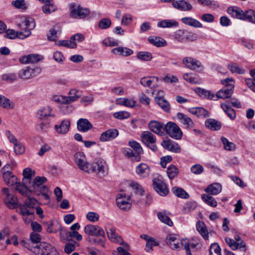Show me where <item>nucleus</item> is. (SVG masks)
<instances>
[{"label": "nucleus", "instance_id": "nucleus-56", "mask_svg": "<svg viewBox=\"0 0 255 255\" xmlns=\"http://www.w3.org/2000/svg\"><path fill=\"white\" fill-rule=\"evenodd\" d=\"M228 68L232 73L243 74L245 73V70L239 67L236 63H231L229 64Z\"/></svg>", "mask_w": 255, "mask_h": 255}, {"label": "nucleus", "instance_id": "nucleus-17", "mask_svg": "<svg viewBox=\"0 0 255 255\" xmlns=\"http://www.w3.org/2000/svg\"><path fill=\"white\" fill-rule=\"evenodd\" d=\"M161 145L165 149L175 153L180 152L181 150L179 145L170 139L163 140Z\"/></svg>", "mask_w": 255, "mask_h": 255}, {"label": "nucleus", "instance_id": "nucleus-36", "mask_svg": "<svg viewBox=\"0 0 255 255\" xmlns=\"http://www.w3.org/2000/svg\"><path fill=\"white\" fill-rule=\"evenodd\" d=\"M182 23L194 27L201 28L202 24L196 19L191 17H184L181 19Z\"/></svg>", "mask_w": 255, "mask_h": 255}, {"label": "nucleus", "instance_id": "nucleus-34", "mask_svg": "<svg viewBox=\"0 0 255 255\" xmlns=\"http://www.w3.org/2000/svg\"><path fill=\"white\" fill-rule=\"evenodd\" d=\"M206 127L212 130H218L221 128V123L216 120L209 119L205 123Z\"/></svg>", "mask_w": 255, "mask_h": 255}, {"label": "nucleus", "instance_id": "nucleus-37", "mask_svg": "<svg viewBox=\"0 0 255 255\" xmlns=\"http://www.w3.org/2000/svg\"><path fill=\"white\" fill-rule=\"evenodd\" d=\"M176 117L179 121L184 125L188 127H194V122L192 119L187 115L181 113H178L177 114Z\"/></svg>", "mask_w": 255, "mask_h": 255}, {"label": "nucleus", "instance_id": "nucleus-22", "mask_svg": "<svg viewBox=\"0 0 255 255\" xmlns=\"http://www.w3.org/2000/svg\"><path fill=\"white\" fill-rule=\"evenodd\" d=\"M46 181L47 179L45 177H36L32 182V186L30 187V194L38 190Z\"/></svg>", "mask_w": 255, "mask_h": 255}, {"label": "nucleus", "instance_id": "nucleus-44", "mask_svg": "<svg viewBox=\"0 0 255 255\" xmlns=\"http://www.w3.org/2000/svg\"><path fill=\"white\" fill-rule=\"evenodd\" d=\"M221 107L231 119L234 120L236 118L235 111L229 106L228 102L221 104Z\"/></svg>", "mask_w": 255, "mask_h": 255}, {"label": "nucleus", "instance_id": "nucleus-15", "mask_svg": "<svg viewBox=\"0 0 255 255\" xmlns=\"http://www.w3.org/2000/svg\"><path fill=\"white\" fill-rule=\"evenodd\" d=\"M42 255H60L56 248L49 244L40 243Z\"/></svg>", "mask_w": 255, "mask_h": 255}, {"label": "nucleus", "instance_id": "nucleus-16", "mask_svg": "<svg viewBox=\"0 0 255 255\" xmlns=\"http://www.w3.org/2000/svg\"><path fill=\"white\" fill-rule=\"evenodd\" d=\"M84 232L87 235V240L92 244L96 243V226L93 225L88 224L84 229Z\"/></svg>", "mask_w": 255, "mask_h": 255}, {"label": "nucleus", "instance_id": "nucleus-51", "mask_svg": "<svg viewBox=\"0 0 255 255\" xmlns=\"http://www.w3.org/2000/svg\"><path fill=\"white\" fill-rule=\"evenodd\" d=\"M223 145L224 148L226 150L232 151L236 149L235 144L230 142L227 138L225 137H222L221 138Z\"/></svg>", "mask_w": 255, "mask_h": 255}, {"label": "nucleus", "instance_id": "nucleus-6", "mask_svg": "<svg viewBox=\"0 0 255 255\" xmlns=\"http://www.w3.org/2000/svg\"><path fill=\"white\" fill-rule=\"evenodd\" d=\"M141 140L143 143L153 151L157 149L156 145V136L149 131H143L140 135Z\"/></svg>", "mask_w": 255, "mask_h": 255}, {"label": "nucleus", "instance_id": "nucleus-32", "mask_svg": "<svg viewBox=\"0 0 255 255\" xmlns=\"http://www.w3.org/2000/svg\"><path fill=\"white\" fill-rule=\"evenodd\" d=\"M70 126V123L68 120H63L59 126L55 125V128L59 134H65L68 131Z\"/></svg>", "mask_w": 255, "mask_h": 255}, {"label": "nucleus", "instance_id": "nucleus-35", "mask_svg": "<svg viewBox=\"0 0 255 255\" xmlns=\"http://www.w3.org/2000/svg\"><path fill=\"white\" fill-rule=\"evenodd\" d=\"M112 52L115 54H119L123 56H128L133 54V51L128 48L118 47L112 50Z\"/></svg>", "mask_w": 255, "mask_h": 255}, {"label": "nucleus", "instance_id": "nucleus-60", "mask_svg": "<svg viewBox=\"0 0 255 255\" xmlns=\"http://www.w3.org/2000/svg\"><path fill=\"white\" fill-rule=\"evenodd\" d=\"M130 114L127 111H120L114 113L113 116L115 118L122 120L127 119L130 117Z\"/></svg>", "mask_w": 255, "mask_h": 255}, {"label": "nucleus", "instance_id": "nucleus-18", "mask_svg": "<svg viewBox=\"0 0 255 255\" xmlns=\"http://www.w3.org/2000/svg\"><path fill=\"white\" fill-rule=\"evenodd\" d=\"M106 229L108 237L111 242L120 244H124L121 236H119L116 232L115 228H110L108 229V227H106Z\"/></svg>", "mask_w": 255, "mask_h": 255}, {"label": "nucleus", "instance_id": "nucleus-28", "mask_svg": "<svg viewBox=\"0 0 255 255\" xmlns=\"http://www.w3.org/2000/svg\"><path fill=\"white\" fill-rule=\"evenodd\" d=\"M78 96L79 95H77V96L75 97L73 96H63L61 95L55 96L53 97V99L54 101L57 103L66 105L76 101V98L78 97Z\"/></svg>", "mask_w": 255, "mask_h": 255}, {"label": "nucleus", "instance_id": "nucleus-50", "mask_svg": "<svg viewBox=\"0 0 255 255\" xmlns=\"http://www.w3.org/2000/svg\"><path fill=\"white\" fill-rule=\"evenodd\" d=\"M136 57L138 59L143 61H149L152 59L151 53L147 51H140L137 53Z\"/></svg>", "mask_w": 255, "mask_h": 255}, {"label": "nucleus", "instance_id": "nucleus-9", "mask_svg": "<svg viewBox=\"0 0 255 255\" xmlns=\"http://www.w3.org/2000/svg\"><path fill=\"white\" fill-rule=\"evenodd\" d=\"M40 72L41 69L38 67L31 68L26 67L18 72V76L20 79L25 80L38 75Z\"/></svg>", "mask_w": 255, "mask_h": 255}, {"label": "nucleus", "instance_id": "nucleus-20", "mask_svg": "<svg viewBox=\"0 0 255 255\" xmlns=\"http://www.w3.org/2000/svg\"><path fill=\"white\" fill-rule=\"evenodd\" d=\"M17 26L21 29H26L31 31L35 27V24L33 18L31 17L24 18L21 23L17 24Z\"/></svg>", "mask_w": 255, "mask_h": 255}, {"label": "nucleus", "instance_id": "nucleus-58", "mask_svg": "<svg viewBox=\"0 0 255 255\" xmlns=\"http://www.w3.org/2000/svg\"><path fill=\"white\" fill-rule=\"evenodd\" d=\"M156 102L158 105L166 112H169L170 109V104L168 101L164 99H159Z\"/></svg>", "mask_w": 255, "mask_h": 255}, {"label": "nucleus", "instance_id": "nucleus-4", "mask_svg": "<svg viewBox=\"0 0 255 255\" xmlns=\"http://www.w3.org/2000/svg\"><path fill=\"white\" fill-rule=\"evenodd\" d=\"M130 186L132 191L130 195H128V199H130L131 202L137 204L141 200L144 190L142 186L137 183H131Z\"/></svg>", "mask_w": 255, "mask_h": 255}, {"label": "nucleus", "instance_id": "nucleus-49", "mask_svg": "<svg viewBox=\"0 0 255 255\" xmlns=\"http://www.w3.org/2000/svg\"><path fill=\"white\" fill-rule=\"evenodd\" d=\"M98 173L100 177L105 176L108 173V167L105 160L101 161L98 164Z\"/></svg>", "mask_w": 255, "mask_h": 255}, {"label": "nucleus", "instance_id": "nucleus-8", "mask_svg": "<svg viewBox=\"0 0 255 255\" xmlns=\"http://www.w3.org/2000/svg\"><path fill=\"white\" fill-rule=\"evenodd\" d=\"M226 243L233 250H240L245 252L247 250L245 243L238 235L234 236V239L228 237L225 238Z\"/></svg>", "mask_w": 255, "mask_h": 255}, {"label": "nucleus", "instance_id": "nucleus-59", "mask_svg": "<svg viewBox=\"0 0 255 255\" xmlns=\"http://www.w3.org/2000/svg\"><path fill=\"white\" fill-rule=\"evenodd\" d=\"M158 219L163 223L171 226L173 225L172 221L169 217L167 216L164 212H159L157 213Z\"/></svg>", "mask_w": 255, "mask_h": 255}, {"label": "nucleus", "instance_id": "nucleus-10", "mask_svg": "<svg viewBox=\"0 0 255 255\" xmlns=\"http://www.w3.org/2000/svg\"><path fill=\"white\" fill-rule=\"evenodd\" d=\"M152 186L154 190L161 196H165L169 193L166 184L159 177L153 179Z\"/></svg>", "mask_w": 255, "mask_h": 255}, {"label": "nucleus", "instance_id": "nucleus-61", "mask_svg": "<svg viewBox=\"0 0 255 255\" xmlns=\"http://www.w3.org/2000/svg\"><path fill=\"white\" fill-rule=\"evenodd\" d=\"M28 198L25 200L23 204H25L27 207L30 208L31 210L35 208L38 203L37 201L34 198H30V196L27 197Z\"/></svg>", "mask_w": 255, "mask_h": 255}, {"label": "nucleus", "instance_id": "nucleus-55", "mask_svg": "<svg viewBox=\"0 0 255 255\" xmlns=\"http://www.w3.org/2000/svg\"><path fill=\"white\" fill-rule=\"evenodd\" d=\"M185 34L186 30L183 29H178L174 33L173 37L177 41L179 42H184Z\"/></svg>", "mask_w": 255, "mask_h": 255}, {"label": "nucleus", "instance_id": "nucleus-25", "mask_svg": "<svg viewBox=\"0 0 255 255\" xmlns=\"http://www.w3.org/2000/svg\"><path fill=\"white\" fill-rule=\"evenodd\" d=\"M3 179L8 186H13L17 184V178L11 172L6 171L2 174Z\"/></svg>", "mask_w": 255, "mask_h": 255}, {"label": "nucleus", "instance_id": "nucleus-43", "mask_svg": "<svg viewBox=\"0 0 255 255\" xmlns=\"http://www.w3.org/2000/svg\"><path fill=\"white\" fill-rule=\"evenodd\" d=\"M149 168L147 165L144 163L139 164L136 169V173L140 176L145 177L149 173Z\"/></svg>", "mask_w": 255, "mask_h": 255}, {"label": "nucleus", "instance_id": "nucleus-21", "mask_svg": "<svg viewBox=\"0 0 255 255\" xmlns=\"http://www.w3.org/2000/svg\"><path fill=\"white\" fill-rule=\"evenodd\" d=\"M75 164L81 170L86 172L93 173L95 171L94 166L87 160H75Z\"/></svg>", "mask_w": 255, "mask_h": 255}, {"label": "nucleus", "instance_id": "nucleus-38", "mask_svg": "<svg viewBox=\"0 0 255 255\" xmlns=\"http://www.w3.org/2000/svg\"><path fill=\"white\" fill-rule=\"evenodd\" d=\"M157 26L162 28H171L177 27L178 22L173 19H165L158 22Z\"/></svg>", "mask_w": 255, "mask_h": 255}, {"label": "nucleus", "instance_id": "nucleus-26", "mask_svg": "<svg viewBox=\"0 0 255 255\" xmlns=\"http://www.w3.org/2000/svg\"><path fill=\"white\" fill-rule=\"evenodd\" d=\"M183 64L186 67L194 70L200 67V64L198 61L194 60L192 57H186L182 60Z\"/></svg>", "mask_w": 255, "mask_h": 255}, {"label": "nucleus", "instance_id": "nucleus-62", "mask_svg": "<svg viewBox=\"0 0 255 255\" xmlns=\"http://www.w3.org/2000/svg\"><path fill=\"white\" fill-rule=\"evenodd\" d=\"M178 172V169L174 165H170L167 168V174L170 179H172L176 176Z\"/></svg>", "mask_w": 255, "mask_h": 255}, {"label": "nucleus", "instance_id": "nucleus-2", "mask_svg": "<svg viewBox=\"0 0 255 255\" xmlns=\"http://www.w3.org/2000/svg\"><path fill=\"white\" fill-rule=\"evenodd\" d=\"M221 83L224 86L215 95L216 99L230 98L232 95L234 89V80L231 78H226L221 81Z\"/></svg>", "mask_w": 255, "mask_h": 255}, {"label": "nucleus", "instance_id": "nucleus-19", "mask_svg": "<svg viewBox=\"0 0 255 255\" xmlns=\"http://www.w3.org/2000/svg\"><path fill=\"white\" fill-rule=\"evenodd\" d=\"M119 134L118 130L116 129H110L102 133L100 140L102 141L111 140L116 138Z\"/></svg>", "mask_w": 255, "mask_h": 255}, {"label": "nucleus", "instance_id": "nucleus-64", "mask_svg": "<svg viewBox=\"0 0 255 255\" xmlns=\"http://www.w3.org/2000/svg\"><path fill=\"white\" fill-rule=\"evenodd\" d=\"M209 252L210 255H221L220 247L217 243L211 244Z\"/></svg>", "mask_w": 255, "mask_h": 255}, {"label": "nucleus", "instance_id": "nucleus-63", "mask_svg": "<svg viewBox=\"0 0 255 255\" xmlns=\"http://www.w3.org/2000/svg\"><path fill=\"white\" fill-rule=\"evenodd\" d=\"M1 79L3 81L12 83L17 80V77L14 73H8L3 74L1 76Z\"/></svg>", "mask_w": 255, "mask_h": 255}, {"label": "nucleus", "instance_id": "nucleus-46", "mask_svg": "<svg viewBox=\"0 0 255 255\" xmlns=\"http://www.w3.org/2000/svg\"><path fill=\"white\" fill-rule=\"evenodd\" d=\"M52 0L47 2L42 6V11L45 14H50L57 9L56 5L52 2Z\"/></svg>", "mask_w": 255, "mask_h": 255}, {"label": "nucleus", "instance_id": "nucleus-14", "mask_svg": "<svg viewBox=\"0 0 255 255\" xmlns=\"http://www.w3.org/2000/svg\"><path fill=\"white\" fill-rule=\"evenodd\" d=\"M149 128L152 132L159 135L164 134V125L161 123L153 121L148 124Z\"/></svg>", "mask_w": 255, "mask_h": 255}, {"label": "nucleus", "instance_id": "nucleus-23", "mask_svg": "<svg viewBox=\"0 0 255 255\" xmlns=\"http://www.w3.org/2000/svg\"><path fill=\"white\" fill-rule=\"evenodd\" d=\"M172 4L174 8L182 11H190L193 7L190 3L184 0L174 1Z\"/></svg>", "mask_w": 255, "mask_h": 255}, {"label": "nucleus", "instance_id": "nucleus-39", "mask_svg": "<svg viewBox=\"0 0 255 255\" xmlns=\"http://www.w3.org/2000/svg\"><path fill=\"white\" fill-rule=\"evenodd\" d=\"M0 106L6 109H13L14 104L5 96L0 95Z\"/></svg>", "mask_w": 255, "mask_h": 255}, {"label": "nucleus", "instance_id": "nucleus-1", "mask_svg": "<svg viewBox=\"0 0 255 255\" xmlns=\"http://www.w3.org/2000/svg\"><path fill=\"white\" fill-rule=\"evenodd\" d=\"M166 243L172 250H179L183 247L186 255H192V253L196 252L199 246L198 243H193L187 239L179 240L175 235H168Z\"/></svg>", "mask_w": 255, "mask_h": 255}, {"label": "nucleus", "instance_id": "nucleus-54", "mask_svg": "<svg viewBox=\"0 0 255 255\" xmlns=\"http://www.w3.org/2000/svg\"><path fill=\"white\" fill-rule=\"evenodd\" d=\"M202 200L208 205L212 207H216L217 202L215 198L209 195L204 194L202 195Z\"/></svg>", "mask_w": 255, "mask_h": 255}, {"label": "nucleus", "instance_id": "nucleus-53", "mask_svg": "<svg viewBox=\"0 0 255 255\" xmlns=\"http://www.w3.org/2000/svg\"><path fill=\"white\" fill-rule=\"evenodd\" d=\"M172 190L175 195L180 198L187 199L189 197V194L181 188L175 187L172 188Z\"/></svg>", "mask_w": 255, "mask_h": 255}, {"label": "nucleus", "instance_id": "nucleus-29", "mask_svg": "<svg viewBox=\"0 0 255 255\" xmlns=\"http://www.w3.org/2000/svg\"><path fill=\"white\" fill-rule=\"evenodd\" d=\"M37 114L40 119H43L49 117L53 118L55 116L52 109L49 106L41 108L38 111Z\"/></svg>", "mask_w": 255, "mask_h": 255}, {"label": "nucleus", "instance_id": "nucleus-33", "mask_svg": "<svg viewBox=\"0 0 255 255\" xmlns=\"http://www.w3.org/2000/svg\"><path fill=\"white\" fill-rule=\"evenodd\" d=\"M222 189V185L219 183H214L210 185L205 190V192L212 195L219 194Z\"/></svg>", "mask_w": 255, "mask_h": 255}, {"label": "nucleus", "instance_id": "nucleus-40", "mask_svg": "<svg viewBox=\"0 0 255 255\" xmlns=\"http://www.w3.org/2000/svg\"><path fill=\"white\" fill-rule=\"evenodd\" d=\"M116 103L117 105L132 108L134 107L136 102L132 99L118 98L116 100Z\"/></svg>", "mask_w": 255, "mask_h": 255}, {"label": "nucleus", "instance_id": "nucleus-52", "mask_svg": "<svg viewBox=\"0 0 255 255\" xmlns=\"http://www.w3.org/2000/svg\"><path fill=\"white\" fill-rule=\"evenodd\" d=\"M243 20L255 23V11L248 9L244 12Z\"/></svg>", "mask_w": 255, "mask_h": 255}, {"label": "nucleus", "instance_id": "nucleus-41", "mask_svg": "<svg viewBox=\"0 0 255 255\" xmlns=\"http://www.w3.org/2000/svg\"><path fill=\"white\" fill-rule=\"evenodd\" d=\"M148 40L151 44L157 47L164 46L166 45V41L160 37L150 36L148 37Z\"/></svg>", "mask_w": 255, "mask_h": 255}, {"label": "nucleus", "instance_id": "nucleus-48", "mask_svg": "<svg viewBox=\"0 0 255 255\" xmlns=\"http://www.w3.org/2000/svg\"><path fill=\"white\" fill-rule=\"evenodd\" d=\"M61 30L58 26H54L49 31V34L47 35L48 39L51 41H54L60 34Z\"/></svg>", "mask_w": 255, "mask_h": 255}, {"label": "nucleus", "instance_id": "nucleus-47", "mask_svg": "<svg viewBox=\"0 0 255 255\" xmlns=\"http://www.w3.org/2000/svg\"><path fill=\"white\" fill-rule=\"evenodd\" d=\"M18 207L19 210V213L23 217L33 215L34 214L33 210H31L24 204H20Z\"/></svg>", "mask_w": 255, "mask_h": 255}, {"label": "nucleus", "instance_id": "nucleus-30", "mask_svg": "<svg viewBox=\"0 0 255 255\" xmlns=\"http://www.w3.org/2000/svg\"><path fill=\"white\" fill-rule=\"evenodd\" d=\"M228 13L232 17L243 20L244 12L238 7H229L227 9Z\"/></svg>", "mask_w": 255, "mask_h": 255}, {"label": "nucleus", "instance_id": "nucleus-7", "mask_svg": "<svg viewBox=\"0 0 255 255\" xmlns=\"http://www.w3.org/2000/svg\"><path fill=\"white\" fill-rule=\"evenodd\" d=\"M164 131L171 137L180 139L182 136V132L179 127L173 122H168L164 125Z\"/></svg>", "mask_w": 255, "mask_h": 255}, {"label": "nucleus", "instance_id": "nucleus-24", "mask_svg": "<svg viewBox=\"0 0 255 255\" xmlns=\"http://www.w3.org/2000/svg\"><path fill=\"white\" fill-rule=\"evenodd\" d=\"M77 129L80 131L87 132L92 128V124L86 119H80L77 123Z\"/></svg>", "mask_w": 255, "mask_h": 255}, {"label": "nucleus", "instance_id": "nucleus-45", "mask_svg": "<svg viewBox=\"0 0 255 255\" xmlns=\"http://www.w3.org/2000/svg\"><path fill=\"white\" fill-rule=\"evenodd\" d=\"M56 45L58 46H64L69 48H72L74 49L77 47V44L75 43V42H74L71 39V37H70V39L69 40H59L55 43Z\"/></svg>", "mask_w": 255, "mask_h": 255}, {"label": "nucleus", "instance_id": "nucleus-12", "mask_svg": "<svg viewBox=\"0 0 255 255\" xmlns=\"http://www.w3.org/2000/svg\"><path fill=\"white\" fill-rule=\"evenodd\" d=\"M2 192L5 195L4 202L6 206L10 209L16 208L18 204L17 197L9 193V189L7 188H3Z\"/></svg>", "mask_w": 255, "mask_h": 255}, {"label": "nucleus", "instance_id": "nucleus-13", "mask_svg": "<svg viewBox=\"0 0 255 255\" xmlns=\"http://www.w3.org/2000/svg\"><path fill=\"white\" fill-rule=\"evenodd\" d=\"M130 199H128V195L126 193H121L118 195L116 199V202L118 206L122 210L127 211L131 207V204L129 202Z\"/></svg>", "mask_w": 255, "mask_h": 255}, {"label": "nucleus", "instance_id": "nucleus-5", "mask_svg": "<svg viewBox=\"0 0 255 255\" xmlns=\"http://www.w3.org/2000/svg\"><path fill=\"white\" fill-rule=\"evenodd\" d=\"M31 178H23L21 183L17 182L15 190L23 196H30V187L32 186Z\"/></svg>", "mask_w": 255, "mask_h": 255}, {"label": "nucleus", "instance_id": "nucleus-11", "mask_svg": "<svg viewBox=\"0 0 255 255\" xmlns=\"http://www.w3.org/2000/svg\"><path fill=\"white\" fill-rule=\"evenodd\" d=\"M70 15L75 18H83L89 14L87 9H84L76 3H72L70 5Z\"/></svg>", "mask_w": 255, "mask_h": 255}, {"label": "nucleus", "instance_id": "nucleus-42", "mask_svg": "<svg viewBox=\"0 0 255 255\" xmlns=\"http://www.w3.org/2000/svg\"><path fill=\"white\" fill-rule=\"evenodd\" d=\"M196 228L201 235L206 240L208 239V232L206 229V225L203 222L199 221L197 223Z\"/></svg>", "mask_w": 255, "mask_h": 255}, {"label": "nucleus", "instance_id": "nucleus-27", "mask_svg": "<svg viewBox=\"0 0 255 255\" xmlns=\"http://www.w3.org/2000/svg\"><path fill=\"white\" fill-rule=\"evenodd\" d=\"M188 111L199 118H206L209 116L208 111L201 107L191 108Z\"/></svg>", "mask_w": 255, "mask_h": 255}, {"label": "nucleus", "instance_id": "nucleus-3", "mask_svg": "<svg viewBox=\"0 0 255 255\" xmlns=\"http://www.w3.org/2000/svg\"><path fill=\"white\" fill-rule=\"evenodd\" d=\"M107 249L105 232L101 227H97V255H105Z\"/></svg>", "mask_w": 255, "mask_h": 255}, {"label": "nucleus", "instance_id": "nucleus-31", "mask_svg": "<svg viewBox=\"0 0 255 255\" xmlns=\"http://www.w3.org/2000/svg\"><path fill=\"white\" fill-rule=\"evenodd\" d=\"M195 92L201 98H206L209 100H217L215 95L210 91L206 90L201 88L196 89Z\"/></svg>", "mask_w": 255, "mask_h": 255}, {"label": "nucleus", "instance_id": "nucleus-57", "mask_svg": "<svg viewBox=\"0 0 255 255\" xmlns=\"http://www.w3.org/2000/svg\"><path fill=\"white\" fill-rule=\"evenodd\" d=\"M128 144L132 148L134 149L135 152V153L137 154V155H138L143 153V149L140 144L138 142L134 140H132L128 142Z\"/></svg>", "mask_w": 255, "mask_h": 255}]
</instances>
